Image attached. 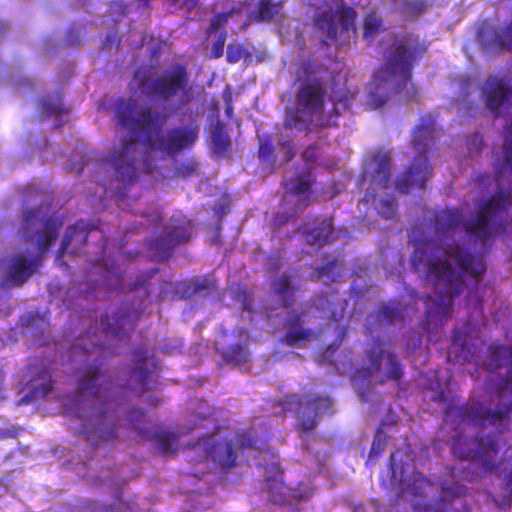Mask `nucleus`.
I'll list each match as a JSON object with an SVG mask.
<instances>
[{"label":"nucleus","mask_w":512,"mask_h":512,"mask_svg":"<svg viewBox=\"0 0 512 512\" xmlns=\"http://www.w3.org/2000/svg\"><path fill=\"white\" fill-rule=\"evenodd\" d=\"M141 314L127 304L108 308L100 315L99 331L88 329L71 346L73 362L93 361L77 380L76 399L67 405V410L81 420L87 436L97 434L103 441L117 436L121 426L116 417L119 396L112 391V381L99 382L103 375L101 358L116 353L115 347L135 328Z\"/></svg>","instance_id":"obj_1"},{"label":"nucleus","mask_w":512,"mask_h":512,"mask_svg":"<svg viewBox=\"0 0 512 512\" xmlns=\"http://www.w3.org/2000/svg\"><path fill=\"white\" fill-rule=\"evenodd\" d=\"M133 112L134 105L130 100L120 99L116 103V123L128 130L129 138L114 145L109 154L99 162V165L109 170L124 189L133 185L139 177V139H142L147 148L174 158L182 151L191 149L199 138L197 125L173 126L164 132L163 126L169 115L162 111L143 107L136 117L133 116Z\"/></svg>","instance_id":"obj_2"},{"label":"nucleus","mask_w":512,"mask_h":512,"mask_svg":"<svg viewBox=\"0 0 512 512\" xmlns=\"http://www.w3.org/2000/svg\"><path fill=\"white\" fill-rule=\"evenodd\" d=\"M433 247L434 242L430 239L418 241L411 255V264L415 270L426 268L427 277L433 282L436 297L431 301L432 297L426 295L425 313L427 324L438 326L451 317L453 299L463 291L464 278L470 276L479 281L486 267L482 259L456 242L442 245L441 251L457 264L458 269L447 259H432Z\"/></svg>","instance_id":"obj_3"},{"label":"nucleus","mask_w":512,"mask_h":512,"mask_svg":"<svg viewBox=\"0 0 512 512\" xmlns=\"http://www.w3.org/2000/svg\"><path fill=\"white\" fill-rule=\"evenodd\" d=\"M495 393L499 399L511 396L510 402L499 404L494 410L486 408L480 403L459 407L460 419L478 430L476 449L461 452L458 449V444H453L454 452L461 458H477L482 472L485 474H493L499 469L501 462L495 461L494 458L507 445L505 434L510 430V413L512 412V370L498 378Z\"/></svg>","instance_id":"obj_4"},{"label":"nucleus","mask_w":512,"mask_h":512,"mask_svg":"<svg viewBox=\"0 0 512 512\" xmlns=\"http://www.w3.org/2000/svg\"><path fill=\"white\" fill-rule=\"evenodd\" d=\"M427 46L415 33L407 32L396 38L395 42L386 48L382 65L373 73L367 104L371 109L382 107L392 95L400 94L412 86L414 98L416 87L412 83L415 63L423 58Z\"/></svg>","instance_id":"obj_5"},{"label":"nucleus","mask_w":512,"mask_h":512,"mask_svg":"<svg viewBox=\"0 0 512 512\" xmlns=\"http://www.w3.org/2000/svg\"><path fill=\"white\" fill-rule=\"evenodd\" d=\"M322 72H326V68L311 57L296 61L294 82L300 87L296 93V107L286 110V128L298 132L309 130L314 116L324 111L327 82L321 77Z\"/></svg>","instance_id":"obj_6"},{"label":"nucleus","mask_w":512,"mask_h":512,"mask_svg":"<svg viewBox=\"0 0 512 512\" xmlns=\"http://www.w3.org/2000/svg\"><path fill=\"white\" fill-rule=\"evenodd\" d=\"M133 79L140 94L151 101L168 102L175 97H180L177 107H174L172 112H176L192 101L193 87L185 64L174 63L156 76L138 69Z\"/></svg>","instance_id":"obj_7"},{"label":"nucleus","mask_w":512,"mask_h":512,"mask_svg":"<svg viewBox=\"0 0 512 512\" xmlns=\"http://www.w3.org/2000/svg\"><path fill=\"white\" fill-rule=\"evenodd\" d=\"M437 130L432 119L422 118L412 133V145L418 151L407 169L396 182V189L408 193L412 188L423 189L426 181L432 176V167L428 161V152L436 147Z\"/></svg>","instance_id":"obj_8"},{"label":"nucleus","mask_w":512,"mask_h":512,"mask_svg":"<svg viewBox=\"0 0 512 512\" xmlns=\"http://www.w3.org/2000/svg\"><path fill=\"white\" fill-rule=\"evenodd\" d=\"M63 221L55 216L40 218L38 208L29 209L23 214L19 230L20 237L26 242H33L37 235V247L40 254L46 253L58 237V230Z\"/></svg>","instance_id":"obj_9"},{"label":"nucleus","mask_w":512,"mask_h":512,"mask_svg":"<svg viewBox=\"0 0 512 512\" xmlns=\"http://www.w3.org/2000/svg\"><path fill=\"white\" fill-rule=\"evenodd\" d=\"M146 414L143 409L132 407L126 411V425L136 431L142 438L157 444L159 452L164 455L174 454L177 450L178 437L175 433L166 431L161 425L144 427Z\"/></svg>","instance_id":"obj_10"},{"label":"nucleus","mask_w":512,"mask_h":512,"mask_svg":"<svg viewBox=\"0 0 512 512\" xmlns=\"http://www.w3.org/2000/svg\"><path fill=\"white\" fill-rule=\"evenodd\" d=\"M367 357L369 366L364 371L365 377L375 376L379 383L398 381L402 377V366L396 354L385 350L379 339L369 348Z\"/></svg>","instance_id":"obj_11"},{"label":"nucleus","mask_w":512,"mask_h":512,"mask_svg":"<svg viewBox=\"0 0 512 512\" xmlns=\"http://www.w3.org/2000/svg\"><path fill=\"white\" fill-rule=\"evenodd\" d=\"M41 265L40 255L31 256L29 252L19 251L5 261V273L1 277L0 287H20L37 271Z\"/></svg>","instance_id":"obj_12"},{"label":"nucleus","mask_w":512,"mask_h":512,"mask_svg":"<svg viewBox=\"0 0 512 512\" xmlns=\"http://www.w3.org/2000/svg\"><path fill=\"white\" fill-rule=\"evenodd\" d=\"M357 13L348 6H340L329 15L321 14L316 19V26L327 33V40L323 43L330 45L334 43L338 37L346 36L349 38V33L356 32L355 21Z\"/></svg>","instance_id":"obj_13"},{"label":"nucleus","mask_w":512,"mask_h":512,"mask_svg":"<svg viewBox=\"0 0 512 512\" xmlns=\"http://www.w3.org/2000/svg\"><path fill=\"white\" fill-rule=\"evenodd\" d=\"M190 238L189 223L186 225H170L155 238L146 240L148 256L153 260L165 261L177 245L188 242Z\"/></svg>","instance_id":"obj_14"},{"label":"nucleus","mask_w":512,"mask_h":512,"mask_svg":"<svg viewBox=\"0 0 512 512\" xmlns=\"http://www.w3.org/2000/svg\"><path fill=\"white\" fill-rule=\"evenodd\" d=\"M200 445L206 456L222 470H228L236 466L238 454L232 438L206 435L199 439Z\"/></svg>","instance_id":"obj_15"},{"label":"nucleus","mask_w":512,"mask_h":512,"mask_svg":"<svg viewBox=\"0 0 512 512\" xmlns=\"http://www.w3.org/2000/svg\"><path fill=\"white\" fill-rule=\"evenodd\" d=\"M477 37L481 48L487 53L503 50L512 52V20L502 27H493L484 23Z\"/></svg>","instance_id":"obj_16"},{"label":"nucleus","mask_w":512,"mask_h":512,"mask_svg":"<svg viewBox=\"0 0 512 512\" xmlns=\"http://www.w3.org/2000/svg\"><path fill=\"white\" fill-rule=\"evenodd\" d=\"M332 405V399L328 396H314L305 399L304 410L297 414L299 422L296 429L300 433H308L318 425V416L327 412Z\"/></svg>","instance_id":"obj_17"},{"label":"nucleus","mask_w":512,"mask_h":512,"mask_svg":"<svg viewBox=\"0 0 512 512\" xmlns=\"http://www.w3.org/2000/svg\"><path fill=\"white\" fill-rule=\"evenodd\" d=\"M347 301L337 291L320 292L311 298V306L323 313L324 317L338 322L344 317Z\"/></svg>","instance_id":"obj_18"},{"label":"nucleus","mask_w":512,"mask_h":512,"mask_svg":"<svg viewBox=\"0 0 512 512\" xmlns=\"http://www.w3.org/2000/svg\"><path fill=\"white\" fill-rule=\"evenodd\" d=\"M484 95L486 106L497 117L502 106L512 97V87L502 78L490 77L486 81Z\"/></svg>","instance_id":"obj_19"},{"label":"nucleus","mask_w":512,"mask_h":512,"mask_svg":"<svg viewBox=\"0 0 512 512\" xmlns=\"http://www.w3.org/2000/svg\"><path fill=\"white\" fill-rule=\"evenodd\" d=\"M148 359V349L145 346H140L132 351L134 367L129 371V376L135 384H129L127 388L137 392L138 395L148 390L150 378V371L146 367Z\"/></svg>","instance_id":"obj_20"},{"label":"nucleus","mask_w":512,"mask_h":512,"mask_svg":"<svg viewBox=\"0 0 512 512\" xmlns=\"http://www.w3.org/2000/svg\"><path fill=\"white\" fill-rule=\"evenodd\" d=\"M95 268L100 269V276L91 288L93 292L98 289L119 290L124 288L123 272L116 268L114 264L97 263Z\"/></svg>","instance_id":"obj_21"},{"label":"nucleus","mask_w":512,"mask_h":512,"mask_svg":"<svg viewBox=\"0 0 512 512\" xmlns=\"http://www.w3.org/2000/svg\"><path fill=\"white\" fill-rule=\"evenodd\" d=\"M271 288L282 307H291L296 302V287L289 274L278 275L272 281Z\"/></svg>","instance_id":"obj_22"},{"label":"nucleus","mask_w":512,"mask_h":512,"mask_svg":"<svg viewBox=\"0 0 512 512\" xmlns=\"http://www.w3.org/2000/svg\"><path fill=\"white\" fill-rule=\"evenodd\" d=\"M305 242L322 247L335 240L332 218L322 219L315 227L304 231Z\"/></svg>","instance_id":"obj_23"},{"label":"nucleus","mask_w":512,"mask_h":512,"mask_svg":"<svg viewBox=\"0 0 512 512\" xmlns=\"http://www.w3.org/2000/svg\"><path fill=\"white\" fill-rule=\"evenodd\" d=\"M285 334L283 342L286 345L294 346L301 341H307L312 336V330L302 326V319L299 313H295L285 322Z\"/></svg>","instance_id":"obj_24"},{"label":"nucleus","mask_w":512,"mask_h":512,"mask_svg":"<svg viewBox=\"0 0 512 512\" xmlns=\"http://www.w3.org/2000/svg\"><path fill=\"white\" fill-rule=\"evenodd\" d=\"M215 287V280L211 277L195 276L190 280L179 283L178 291L184 299H188L196 294L209 293Z\"/></svg>","instance_id":"obj_25"},{"label":"nucleus","mask_w":512,"mask_h":512,"mask_svg":"<svg viewBox=\"0 0 512 512\" xmlns=\"http://www.w3.org/2000/svg\"><path fill=\"white\" fill-rule=\"evenodd\" d=\"M497 181H503L506 175L512 176V122L505 129V142L503 145V159L494 164Z\"/></svg>","instance_id":"obj_26"},{"label":"nucleus","mask_w":512,"mask_h":512,"mask_svg":"<svg viewBox=\"0 0 512 512\" xmlns=\"http://www.w3.org/2000/svg\"><path fill=\"white\" fill-rule=\"evenodd\" d=\"M62 98L63 94L61 90L41 97L38 101L39 113L46 117L67 114L69 110L65 107Z\"/></svg>","instance_id":"obj_27"},{"label":"nucleus","mask_w":512,"mask_h":512,"mask_svg":"<svg viewBox=\"0 0 512 512\" xmlns=\"http://www.w3.org/2000/svg\"><path fill=\"white\" fill-rule=\"evenodd\" d=\"M282 2H273V0H259L253 11L250 13V19L254 22L270 23L274 17L282 10Z\"/></svg>","instance_id":"obj_28"},{"label":"nucleus","mask_w":512,"mask_h":512,"mask_svg":"<svg viewBox=\"0 0 512 512\" xmlns=\"http://www.w3.org/2000/svg\"><path fill=\"white\" fill-rule=\"evenodd\" d=\"M512 361V348L500 344H493L489 347L488 357L484 366L489 371L499 369L505 362Z\"/></svg>","instance_id":"obj_29"},{"label":"nucleus","mask_w":512,"mask_h":512,"mask_svg":"<svg viewBox=\"0 0 512 512\" xmlns=\"http://www.w3.org/2000/svg\"><path fill=\"white\" fill-rule=\"evenodd\" d=\"M88 235L89 229L84 225L83 221H79L68 227L62 239L61 248L59 250L60 256L66 252L72 242H76L78 247L85 245Z\"/></svg>","instance_id":"obj_30"},{"label":"nucleus","mask_w":512,"mask_h":512,"mask_svg":"<svg viewBox=\"0 0 512 512\" xmlns=\"http://www.w3.org/2000/svg\"><path fill=\"white\" fill-rule=\"evenodd\" d=\"M212 150L217 157L227 155L231 149L230 137L225 126L218 122L211 132Z\"/></svg>","instance_id":"obj_31"},{"label":"nucleus","mask_w":512,"mask_h":512,"mask_svg":"<svg viewBox=\"0 0 512 512\" xmlns=\"http://www.w3.org/2000/svg\"><path fill=\"white\" fill-rule=\"evenodd\" d=\"M403 310L401 302L398 299H393L380 306L376 317L379 323L390 325L402 319Z\"/></svg>","instance_id":"obj_32"},{"label":"nucleus","mask_w":512,"mask_h":512,"mask_svg":"<svg viewBox=\"0 0 512 512\" xmlns=\"http://www.w3.org/2000/svg\"><path fill=\"white\" fill-rule=\"evenodd\" d=\"M224 361L232 366L245 363L248 360L249 351L246 345L233 344L227 349L218 350Z\"/></svg>","instance_id":"obj_33"},{"label":"nucleus","mask_w":512,"mask_h":512,"mask_svg":"<svg viewBox=\"0 0 512 512\" xmlns=\"http://www.w3.org/2000/svg\"><path fill=\"white\" fill-rule=\"evenodd\" d=\"M391 168L392 164L389 156L379 157L373 172V182L382 188H387L390 183Z\"/></svg>","instance_id":"obj_34"},{"label":"nucleus","mask_w":512,"mask_h":512,"mask_svg":"<svg viewBox=\"0 0 512 512\" xmlns=\"http://www.w3.org/2000/svg\"><path fill=\"white\" fill-rule=\"evenodd\" d=\"M429 4L426 0H403L400 4V13L406 20H413L427 10Z\"/></svg>","instance_id":"obj_35"},{"label":"nucleus","mask_w":512,"mask_h":512,"mask_svg":"<svg viewBox=\"0 0 512 512\" xmlns=\"http://www.w3.org/2000/svg\"><path fill=\"white\" fill-rule=\"evenodd\" d=\"M275 407H280L282 410V415L284 416L286 413L294 412L298 414L300 410L305 406V400H303L297 394H287L278 399L275 404Z\"/></svg>","instance_id":"obj_36"},{"label":"nucleus","mask_w":512,"mask_h":512,"mask_svg":"<svg viewBox=\"0 0 512 512\" xmlns=\"http://www.w3.org/2000/svg\"><path fill=\"white\" fill-rule=\"evenodd\" d=\"M293 180L295 184L289 190L291 195H304L312 192L315 177L312 175L310 169L304 173L298 174Z\"/></svg>","instance_id":"obj_37"},{"label":"nucleus","mask_w":512,"mask_h":512,"mask_svg":"<svg viewBox=\"0 0 512 512\" xmlns=\"http://www.w3.org/2000/svg\"><path fill=\"white\" fill-rule=\"evenodd\" d=\"M375 209L377 213L384 219H392L397 213V204L393 195L385 194L376 202V196L373 195Z\"/></svg>","instance_id":"obj_38"},{"label":"nucleus","mask_w":512,"mask_h":512,"mask_svg":"<svg viewBox=\"0 0 512 512\" xmlns=\"http://www.w3.org/2000/svg\"><path fill=\"white\" fill-rule=\"evenodd\" d=\"M382 19L375 11L367 13L363 24V36L368 39L379 33L382 28Z\"/></svg>","instance_id":"obj_39"},{"label":"nucleus","mask_w":512,"mask_h":512,"mask_svg":"<svg viewBox=\"0 0 512 512\" xmlns=\"http://www.w3.org/2000/svg\"><path fill=\"white\" fill-rule=\"evenodd\" d=\"M252 56L251 52H249L243 45L230 43L227 46L226 51V60L230 64H235L239 62L242 58L250 59Z\"/></svg>","instance_id":"obj_40"},{"label":"nucleus","mask_w":512,"mask_h":512,"mask_svg":"<svg viewBox=\"0 0 512 512\" xmlns=\"http://www.w3.org/2000/svg\"><path fill=\"white\" fill-rule=\"evenodd\" d=\"M330 100L333 102L332 112L335 115H340L343 111L351 109L353 97L348 92H345L339 97L337 95H331Z\"/></svg>","instance_id":"obj_41"},{"label":"nucleus","mask_w":512,"mask_h":512,"mask_svg":"<svg viewBox=\"0 0 512 512\" xmlns=\"http://www.w3.org/2000/svg\"><path fill=\"white\" fill-rule=\"evenodd\" d=\"M43 380H45L46 382L40 386H34L33 389H32V394L34 397H38V396H41V397H44L46 396L49 392H51L53 390V381L51 380V372L49 369L47 368H43L42 372H41V376H40Z\"/></svg>","instance_id":"obj_42"},{"label":"nucleus","mask_w":512,"mask_h":512,"mask_svg":"<svg viewBox=\"0 0 512 512\" xmlns=\"http://www.w3.org/2000/svg\"><path fill=\"white\" fill-rule=\"evenodd\" d=\"M274 145L270 135H266L259 144L258 157L262 162L273 160Z\"/></svg>","instance_id":"obj_43"},{"label":"nucleus","mask_w":512,"mask_h":512,"mask_svg":"<svg viewBox=\"0 0 512 512\" xmlns=\"http://www.w3.org/2000/svg\"><path fill=\"white\" fill-rule=\"evenodd\" d=\"M197 167L198 163L194 160L184 161L175 166L174 174L182 179H187L196 173Z\"/></svg>","instance_id":"obj_44"},{"label":"nucleus","mask_w":512,"mask_h":512,"mask_svg":"<svg viewBox=\"0 0 512 512\" xmlns=\"http://www.w3.org/2000/svg\"><path fill=\"white\" fill-rule=\"evenodd\" d=\"M159 272V269H149L147 271L141 272L135 281L130 282L126 287L127 289L132 292L136 291L142 287H145L148 284V281L150 278H152L154 275H156Z\"/></svg>","instance_id":"obj_45"},{"label":"nucleus","mask_w":512,"mask_h":512,"mask_svg":"<svg viewBox=\"0 0 512 512\" xmlns=\"http://www.w3.org/2000/svg\"><path fill=\"white\" fill-rule=\"evenodd\" d=\"M386 444H387L386 443V435L381 429H379L374 436L369 456L370 457L381 456L386 449Z\"/></svg>","instance_id":"obj_46"},{"label":"nucleus","mask_w":512,"mask_h":512,"mask_svg":"<svg viewBox=\"0 0 512 512\" xmlns=\"http://www.w3.org/2000/svg\"><path fill=\"white\" fill-rule=\"evenodd\" d=\"M230 16H231V12H228V13H218V14L214 15L210 19V23H209V26L207 28V33L208 34L216 33L219 30V28L224 26V24L227 22V20H228V18Z\"/></svg>","instance_id":"obj_47"},{"label":"nucleus","mask_w":512,"mask_h":512,"mask_svg":"<svg viewBox=\"0 0 512 512\" xmlns=\"http://www.w3.org/2000/svg\"><path fill=\"white\" fill-rule=\"evenodd\" d=\"M226 39L227 31L220 32L217 39L214 41L211 47V56L213 58H220L223 56Z\"/></svg>","instance_id":"obj_48"},{"label":"nucleus","mask_w":512,"mask_h":512,"mask_svg":"<svg viewBox=\"0 0 512 512\" xmlns=\"http://www.w3.org/2000/svg\"><path fill=\"white\" fill-rule=\"evenodd\" d=\"M335 266L336 260H332L327 264H323L321 266L316 267L310 276V280L318 281L324 275L329 276V274L333 271Z\"/></svg>","instance_id":"obj_49"},{"label":"nucleus","mask_w":512,"mask_h":512,"mask_svg":"<svg viewBox=\"0 0 512 512\" xmlns=\"http://www.w3.org/2000/svg\"><path fill=\"white\" fill-rule=\"evenodd\" d=\"M303 161L311 167L312 164H314L318 159V153H317V145H309L306 147V149L303 151L302 154Z\"/></svg>","instance_id":"obj_50"},{"label":"nucleus","mask_w":512,"mask_h":512,"mask_svg":"<svg viewBox=\"0 0 512 512\" xmlns=\"http://www.w3.org/2000/svg\"><path fill=\"white\" fill-rule=\"evenodd\" d=\"M296 216L294 214H291V213H277L274 218H273V222H274V226L277 227V228H280V227H283L285 225H287V223L294 219Z\"/></svg>","instance_id":"obj_51"},{"label":"nucleus","mask_w":512,"mask_h":512,"mask_svg":"<svg viewBox=\"0 0 512 512\" xmlns=\"http://www.w3.org/2000/svg\"><path fill=\"white\" fill-rule=\"evenodd\" d=\"M278 145L285 152V161L288 162V161L292 160L295 153H294V150H293V147H292L290 141L283 140V141H280L278 143Z\"/></svg>","instance_id":"obj_52"},{"label":"nucleus","mask_w":512,"mask_h":512,"mask_svg":"<svg viewBox=\"0 0 512 512\" xmlns=\"http://www.w3.org/2000/svg\"><path fill=\"white\" fill-rule=\"evenodd\" d=\"M17 436H18V430L16 427H8V428L0 427V441L16 438Z\"/></svg>","instance_id":"obj_53"},{"label":"nucleus","mask_w":512,"mask_h":512,"mask_svg":"<svg viewBox=\"0 0 512 512\" xmlns=\"http://www.w3.org/2000/svg\"><path fill=\"white\" fill-rule=\"evenodd\" d=\"M239 439L243 447L253 448L255 446V440L246 433L239 435Z\"/></svg>","instance_id":"obj_54"},{"label":"nucleus","mask_w":512,"mask_h":512,"mask_svg":"<svg viewBox=\"0 0 512 512\" xmlns=\"http://www.w3.org/2000/svg\"><path fill=\"white\" fill-rule=\"evenodd\" d=\"M199 1L200 0H183L181 3V7L184 8L186 11L191 12L197 7Z\"/></svg>","instance_id":"obj_55"},{"label":"nucleus","mask_w":512,"mask_h":512,"mask_svg":"<svg viewBox=\"0 0 512 512\" xmlns=\"http://www.w3.org/2000/svg\"><path fill=\"white\" fill-rule=\"evenodd\" d=\"M388 467H389V470L391 471L392 475L395 476L396 463H395V460H394L393 453H391L390 456H389Z\"/></svg>","instance_id":"obj_56"},{"label":"nucleus","mask_w":512,"mask_h":512,"mask_svg":"<svg viewBox=\"0 0 512 512\" xmlns=\"http://www.w3.org/2000/svg\"><path fill=\"white\" fill-rule=\"evenodd\" d=\"M311 201L309 199H299L296 203V208L299 210L305 209Z\"/></svg>","instance_id":"obj_57"},{"label":"nucleus","mask_w":512,"mask_h":512,"mask_svg":"<svg viewBox=\"0 0 512 512\" xmlns=\"http://www.w3.org/2000/svg\"><path fill=\"white\" fill-rule=\"evenodd\" d=\"M432 400L435 402H445L446 400V393L444 391L438 392L436 395L432 397Z\"/></svg>","instance_id":"obj_58"},{"label":"nucleus","mask_w":512,"mask_h":512,"mask_svg":"<svg viewBox=\"0 0 512 512\" xmlns=\"http://www.w3.org/2000/svg\"><path fill=\"white\" fill-rule=\"evenodd\" d=\"M4 381H5V374L2 370H0V402L4 399V396H3Z\"/></svg>","instance_id":"obj_59"},{"label":"nucleus","mask_w":512,"mask_h":512,"mask_svg":"<svg viewBox=\"0 0 512 512\" xmlns=\"http://www.w3.org/2000/svg\"><path fill=\"white\" fill-rule=\"evenodd\" d=\"M8 29V25L0 20V39L4 37Z\"/></svg>","instance_id":"obj_60"},{"label":"nucleus","mask_w":512,"mask_h":512,"mask_svg":"<svg viewBox=\"0 0 512 512\" xmlns=\"http://www.w3.org/2000/svg\"><path fill=\"white\" fill-rule=\"evenodd\" d=\"M150 217H151V222L155 226H157L162 221L161 217L158 214L151 215Z\"/></svg>","instance_id":"obj_61"},{"label":"nucleus","mask_w":512,"mask_h":512,"mask_svg":"<svg viewBox=\"0 0 512 512\" xmlns=\"http://www.w3.org/2000/svg\"><path fill=\"white\" fill-rule=\"evenodd\" d=\"M412 339L415 340V342L413 344V347L414 348L420 347V345H421V337H420V335L412 336Z\"/></svg>","instance_id":"obj_62"},{"label":"nucleus","mask_w":512,"mask_h":512,"mask_svg":"<svg viewBox=\"0 0 512 512\" xmlns=\"http://www.w3.org/2000/svg\"><path fill=\"white\" fill-rule=\"evenodd\" d=\"M84 167H85V164L84 163H81L78 167H77V173L78 174H81L84 170Z\"/></svg>","instance_id":"obj_63"},{"label":"nucleus","mask_w":512,"mask_h":512,"mask_svg":"<svg viewBox=\"0 0 512 512\" xmlns=\"http://www.w3.org/2000/svg\"><path fill=\"white\" fill-rule=\"evenodd\" d=\"M359 396H360V398H361V400H362V401H364V402H366V401H367V398H366V396H365V392H360V393H359Z\"/></svg>","instance_id":"obj_64"}]
</instances>
